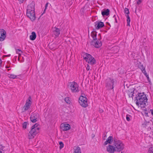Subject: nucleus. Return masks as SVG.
<instances>
[{"instance_id": "nucleus-12", "label": "nucleus", "mask_w": 153, "mask_h": 153, "mask_svg": "<svg viewBox=\"0 0 153 153\" xmlns=\"http://www.w3.org/2000/svg\"><path fill=\"white\" fill-rule=\"evenodd\" d=\"M141 70L143 73L146 77L148 81L150 82V81L149 79V75L148 74V73L149 71V68H147L146 69L145 68H142Z\"/></svg>"}, {"instance_id": "nucleus-13", "label": "nucleus", "mask_w": 153, "mask_h": 153, "mask_svg": "<svg viewBox=\"0 0 153 153\" xmlns=\"http://www.w3.org/2000/svg\"><path fill=\"white\" fill-rule=\"evenodd\" d=\"M6 32L3 29H0V41H3L6 36Z\"/></svg>"}, {"instance_id": "nucleus-42", "label": "nucleus", "mask_w": 153, "mask_h": 153, "mask_svg": "<svg viewBox=\"0 0 153 153\" xmlns=\"http://www.w3.org/2000/svg\"><path fill=\"white\" fill-rule=\"evenodd\" d=\"M100 112H101V113H102V112H103V111H102V110H101V111H100Z\"/></svg>"}, {"instance_id": "nucleus-30", "label": "nucleus", "mask_w": 153, "mask_h": 153, "mask_svg": "<svg viewBox=\"0 0 153 153\" xmlns=\"http://www.w3.org/2000/svg\"><path fill=\"white\" fill-rule=\"evenodd\" d=\"M148 153H153V147H150L149 148Z\"/></svg>"}, {"instance_id": "nucleus-18", "label": "nucleus", "mask_w": 153, "mask_h": 153, "mask_svg": "<svg viewBox=\"0 0 153 153\" xmlns=\"http://www.w3.org/2000/svg\"><path fill=\"white\" fill-rule=\"evenodd\" d=\"M110 10L108 9H104L102 10L101 14L103 16H108L109 14Z\"/></svg>"}, {"instance_id": "nucleus-6", "label": "nucleus", "mask_w": 153, "mask_h": 153, "mask_svg": "<svg viewBox=\"0 0 153 153\" xmlns=\"http://www.w3.org/2000/svg\"><path fill=\"white\" fill-rule=\"evenodd\" d=\"M114 145L116 151L120 152L123 150L124 146L122 142L119 140H114Z\"/></svg>"}, {"instance_id": "nucleus-22", "label": "nucleus", "mask_w": 153, "mask_h": 153, "mask_svg": "<svg viewBox=\"0 0 153 153\" xmlns=\"http://www.w3.org/2000/svg\"><path fill=\"white\" fill-rule=\"evenodd\" d=\"M91 36L94 40H96L97 39V32L95 31H92L91 33Z\"/></svg>"}, {"instance_id": "nucleus-3", "label": "nucleus", "mask_w": 153, "mask_h": 153, "mask_svg": "<svg viewBox=\"0 0 153 153\" xmlns=\"http://www.w3.org/2000/svg\"><path fill=\"white\" fill-rule=\"evenodd\" d=\"M39 128L38 127V125L35 124L33 126L28 134V138H33L39 132Z\"/></svg>"}, {"instance_id": "nucleus-34", "label": "nucleus", "mask_w": 153, "mask_h": 153, "mask_svg": "<svg viewBox=\"0 0 153 153\" xmlns=\"http://www.w3.org/2000/svg\"><path fill=\"white\" fill-rule=\"evenodd\" d=\"M130 115H129L127 114L126 116V119L127 121H129L130 120Z\"/></svg>"}, {"instance_id": "nucleus-39", "label": "nucleus", "mask_w": 153, "mask_h": 153, "mask_svg": "<svg viewBox=\"0 0 153 153\" xmlns=\"http://www.w3.org/2000/svg\"><path fill=\"white\" fill-rule=\"evenodd\" d=\"M114 19H115V23H117V19H116V18H114Z\"/></svg>"}, {"instance_id": "nucleus-19", "label": "nucleus", "mask_w": 153, "mask_h": 153, "mask_svg": "<svg viewBox=\"0 0 153 153\" xmlns=\"http://www.w3.org/2000/svg\"><path fill=\"white\" fill-rule=\"evenodd\" d=\"M36 35L35 32H33L30 36V39L31 40H34L36 38Z\"/></svg>"}, {"instance_id": "nucleus-25", "label": "nucleus", "mask_w": 153, "mask_h": 153, "mask_svg": "<svg viewBox=\"0 0 153 153\" xmlns=\"http://www.w3.org/2000/svg\"><path fill=\"white\" fill-rule=\"evenodd\" d=\"M16 53L18 54V60H19L20 59L21 54L22 53V52L20 49H16Z\"/></svg>"}, {"instance_id": "nucleus-9", "label": "nucleus", "mask_w": 153, "mask_h": 153, "mask_svg": "<svg viewBox=\"0 0 153 153\" xmlns=\"http://www.w3.org/2000/svg\"><path fill=\"white\" fill-rule=\"evenodd\" d=\"M31 98L30 96L26 100L25 104L22 109L23 112H25L30 108L31 104Z\"/></svg>"}, {"instance_id": "nucleus-5", "label": "nucleus", "mask_w": 153, "mask_h": 153, "mask_svg": "<svg viewBox=\"0 0 153 153\" xmlns=\"http://www.w3.org/2000/svg\"><path fill=\"white\" fill-rule=\"evenodd\" d=\"M83 59L89 64L93 65L96 63L94 58L90 54L85 53L83 56Z\"/></svg>"}, {"instance_id": "nucleus-28", "label": "nucleus", "mask_w": 153, "mask_h": 153, "mask_svg": "<svg viewBox=\"0 0 153 153\" xmlns=\"http://www.w3.org/2000/svg\"><path fill=\"white\" fill-rule=\"evenodd\" d=\"M127 18V25L130 26V19L128 15H126Z\"/></svg>"}, {"instance_id": "nucleus-20", "label": "nucleus", "mask_w": 153, "mask_h": 153, "mask_svg": "<svg viewBox=\"0 0 153 153\" xmlns=\"http://www.w3.org/2000/svg\"><path fill=\"white\" fill-rule=\"evenodd\" d=\"M112 137L111 136L109 137L106 140L104 143V145H106L108 143H111V142L112 141Z\"/></svg>"}, {"instance_id": "nucleus-1", "label": "nucleus", "mask_w": 153, "mask_h": 153, "mask_svg": "<svg viewBox=\"0 0 153 153\" xmlns=\"http://www.w3.org/2000/svg\"><path fill=\"white\" fill-rule=\"evenodd\" d=\"M34 6L35 4L33 3L28 5L26 12L27 16L32 21H34L36 19Z\"/></svg>"}, {"instance_id": "nucleus-26", "label": "nucleus", "mask_w": 153, "mask_h": 153, "mask_svg": "<svg viewBox=\"0 0 153 153\" xmlns=\"http://www.w3.org/2000/svg\"><path fill=\"white\" fill-rule=\"evenodd\" d=\"M74 153H81L80 148L79 147H75L74 148Z\"/></svg>"}, {"instance_id": "nucleus-10", "label": "nucleus", "mask_w": 153, "mask_h": 153, "mask_svg": "<svg viewBox=\"0 0 153 153\" xmlns=\"http://www.w3.org/2000/svg\"><path fill=\"white\" fill-rule=\"evenodd\" d=\"M106 87L108 89L113 88L114 79L111 78H108L106 80Z\"/></svg>"}, {"instance_id": "nucleus-11", "label": "nucleus", "mask_w": 153, "mask_h": 153, "mask_svg": "<svg viewBox=\"0 0 153 153\" xmlns=\"http://www.w3.org/2000/svg\"><path fill=\"white\" fill-rule=\"evenodd\" d=\"M39 117V114L37 113H33L30 117L31 121L33 123H35L38 121Z\"/></svg>"}, {"instance_id": "nucleus-43", "label": "nucleus", "mask_w": 153, "mask_h": 153, "mask_svg": "<svg viewBox=\"0 0 153 153\" xmlns=\"http://www.w3.org/2000/svg\"><path fill=\"white\" fill-rule=\"evenodd\" d=\"M10 70V69H8L7 70H8V71H9V70Z\"/></svg>"}, {"instance_id": "nucleus-31", "label": "nucleus", "mask_w": 153, "mask_h": 153, "mask_svg": "<svg viewBox=\"0 0 153 153\" xmlns=\"http://www.w3.org/2000/svg\"><path fill=\"white\" fill-rule=\"evenodd\" d=\"M59 148L61 149L64 147V144L62 142H60L59 143Z\"/></svg>"}, {"instance_id": "nucleus-17", "label": "nucleus", "mask_w": 153, "mask_h": 153, "mask_svg": "<svg viewBox=\"0 0 153 153\" xmlns=\"http://www.w3.org/2000/svg\"><path fill=\"white\" fill-rule=\"evenodd\" d=\"M104 26V23L101 22H97L95 25L96 28L98 29Z\"/></svg>"}, {"instance_id": "nucleus-8", "label": "nucleus", "mask_w": 153, "mask_h": 153, "mask_svg": "<svg viewBox=\"0 0 153 153\" xmlns=\"http://www.w3.org/2000/svg\"><path fill=\"white\" fill-rule=\"evenodd\" d=\"M70 89L71 91L73 93L78 92L79 91L78 85L74 82H70L69 83Z\"/></svg>"}, {"instance_id": "nucleus-7", "label": "nucleus", "mask_w": 153, "mask_h": 153, "mask_svg": "<svg viewBox=\"0 0 153 153\" xmlns=\"http://www.w3.org/2000/svg\"><path fill=\"white\" fill-rule=\"evenodd\" d=\"M79 102L82 107H86L88 106L87 100L86 97L83 96H81L79 98Z\"/></svg>"}, {"instance_id": "nucleus-15", "label": "nucleus", "mask_w": 153, "mask_h": 153, "mask_svg": "<svg viewBox=\"0 0 153 153\" xmlns=\"http://www.w3.org/2000/svg\"><path fill=\"white\" fill-rule=\"evenodd\" d=\"M106 150L110 153H113L116 151L114 146L111 145H109L107 147Z\"/></svg>"}, {"instance_id": "nucleus-44", "label": "nucleus", "mask_w": 153, "mask_h": 153, "mask_svg": "<svg viewBox=\"0 0 153 153\" xmlns=\"http://www.w3.org/2000/svg\"><path fill=\"white\" fill-rule=\"evenodd\" d=\"M121 153H123V152H122Z\"/></svg>"}, {"instance_id": "nucleus-40", "label": "nucleus", "mask_w": 153, "mask_h": 153, "mask_svg": "<svg viewBox=\"0 0 153 153\" xmlns=\"http://www.w3.org/2000/svg\"><path fill=\"white\" fill-rule=\"evenodd\" d=\"M86 69L87 71H88L90 69L89 68H86Z\"/></svg>"}, {"instance_id": "nucleus-27", "label": "nucleus", "mask_w": 153, "mask_h": 153, "mask_svg": "<svg viewBox=\"0 0 153 153\" xmlns=\"http://www.w3.org/2000/svg\"><path fill=\"white\" fill-rule=\"evenodd\" d=\"M8 76L10 79H15L16 78L17 76L15 75L14 74H7Z\"/></svg>"}, {"instance_id": "nucleus-41", "label": "nucleus", "mask_w": 153, "mask_h": 153, "mask_svg": "<svg viewBox=\"0 0 153 153\" xmlns=\"http://www.w3.org/2000/svg\"><path fill=\"white\" fill-rule=\"evenodd\" d=\"M24 1V0H20V1L22 2Z\"/></svg>"}, {"instance_id": "nucleus-14", "label": "nucleus", "mask_w": 153, "mask_h": 153, "mask_svg": "<svg viewBox=\"0 0 153 153\" xmlns=\"http://www.w3.org/2000/svg\"><path fill=\"white\" fill-rule=\"evenodd\" d=\"M60 127L63 131H66L70 129L71 126L68 124L62 123L61 124Z\"/></svg>"}, {"instance_id": "nucleus-4", "label": "nucleus", "mask_w": 153, "mask_h": 153, "mask_svg": "<svg viewBox=\"0 0 153 153\" xmlns=\"http://www.w3.org/2000/svg\"><path fill=\"white\" fill-rule=\"evenodd\" d=\"M83 59L89 64L93 65L96 63L94 58L90 54L85 53L83 56Z\"/></svg>"}, {"instance_id": "nucleus-24", "label": "nucleus", "mask_w": 153, "mask_h": 153, "mask_svg": "<svg viewBox=\"0 0 153 153\" xmlns=\"http://www.w3.org/2000/svg\"><path fill=\"white\" fill-rule=\"evenodd\" d=\"M134 90L131 91V90L128 91V94L129 97H131L133 99V97L134 96Z\"/></svg>"}, {"instance_id": "nucleus-37", "label": "nucleus", "mask_w": 153, "mask_h": 153, "mask_svg": "<svg viewBox=\"0 0 153 153\" xmlns=\"http://www.w3.org/2000/svg\"><path fill=\"white\" fill-rule=\"evenodd\" d=\"M2 63V61H1V59H0V66H1L2 65H1V64Z\"/></svg>"}, {"instance_id": "nucleus-29", "label": "nucleus", "mask_w": 153, "mask_h": 153, "mask_svg": "<svg viewBox=\"0 0 153 153\" xmlns=\"http://www.w3.org/2000/svg\"><path fill=\"white\" fill-rule=\"evenodd\" d=\"M124 13L126 14V15H128L129 13V11L128 8H125L124 9Z\"/></svg>"}, {"instance_id": "nucleus-38", "label": "nucleus", "mask_w": 153, "mask_h": 153, "mask_svg": "<svg viewBox=\"0 0 153 153\" xmlns=\"http://www.w3.org/2000/svg\"><path fill=\"white\" fill-rule=\"evenodd\" d=\"M3 66H5V67H10L9 66H10V65H3Z\"/></svg>"}, {"instance_id": "nucleus-36", "label": "nucleus", "mask_w": 153, "mask_h": 153, "mask_svg": "<svg viewBox=\"0 0 153 153\" xmlns=\"http://www.w3.org/2000/svg\"><path fill=\"white\" fill-rule=\"evenodd\" d=\"M48 3H46L45 4V8L44 10H45L47 9V7L48 6Z\"/></svg>"}, {"instance_id": "nucleus-33", "label": "nucleus", "mask_w": 153, "mask_h": 153, "mask_svg": "<svg viewBox=\"0 0 153 153\" xmlns=\"http://www.w3.org/2000/svg\"><path fill=\"white\" fill-rule=\"evenodd\" d=\"M27 125V122H24L23 124V129H25L26 128Z\"/></svg>"}, {"instance_id": "nucleus-21", "label": "nucleus", "mask_w": 153, "mask_h": 153, "mask_svg": "<svg viewBox=\"0 0 153 153\" xmlns=\"http://www.w3.org/2000/svg\"><path fill=\"white\" fill-rule=\"evenodd\" d=\"M151 125V123L149 122H145L142 124L143 127L146 128V127H149L148 129L149 128H150V129H151V127H150V126Z\"/></svg>"}, {"instance_id": "nucleus-2", "label": "nucleus", "mask_w": 153, "mask_h": 153, "mask_svg": "<svg viewBox=\"0 0 153 153\" xmlns=\"http://www.w3.org/2000/svg\"><path fill=\"white\" fill-rule=\"evenodd\" d=\"M136 100V104L138 106L139 105H142L144 107L146 105V102H147V99L146 95L143 93H140L138 94L137 96L135 97Z\"/></svg>"}, {"instance_id": "nucleus-16", "label": "nucleus", "mask_w": 153, "mask_h": 153, "mask_svg": "<svg viewBox=\"0 0 153 153\" xmlns=\"http://www.w3.org/2000/svg\"><path fill=\"white\" fill-rule=\"evenodd\" d=\"M100 35V34H99L98 36H100V37L98 39V40L96 42H95L94 44V46L96 48H99L102 46V43L101 41L100 40V39H101Z\"/></svg>"}, {"instance_id": "nucleus-23", "label": "nucleus", "mask_w": 153, "mask_h": 153, "mask_svg": "<svg viewBox=\"0 0 153 153\" xmlns=\"http://www.w3.org/2000/svg\"><path fill=\"white\" fill-rule=\"evenodd\" d=\"M55 30L53 31L54 34L56 36H58L60 34V30L56 27H55Z\"/></svg>"}, {"instance_id": "nucleus-45", "label": "nucleus", "mask_w": 153, "mask_h": 153, "mask_svg": "<svg viewBox=\"0 0 153 153\" xmlns=\"http://www.w3.org/2000/svg\"><path fill=\"white\" fill-rule=\"evenodd\" d=\"M10 55H9L8 56H10Z\"/></svg>"}, {"instance_id": "nucleus-32", "label": "nucleus", "mask_w": 153, "mask_h": 153, "mask_svg": "<svg viewBox=\"0 0 153 153\" xmlns=\"http://www.w3.org/2000/svg\"><path fill=\"white\" fill-rule=\"evenodd\" d=\"M65 101L67 103L69 104L70 102V101L69 100V97H66L65 99Z\"/></svg>"}, {"instance_id": "nucleus-35", "label": "nucleus", "mask_w": 153, "mask_h": 153, "mask_svg": "<svg viewBox=\"0 0 153 153\" xmlns=\"http://www.w3.org/2000/svg\"><path fill=\"white\" fill-rule=\"evenodd\" d=\"M142 0H138L137 1V3L138 4H140L142 2Z\"/></svg>"}]
</instances>
